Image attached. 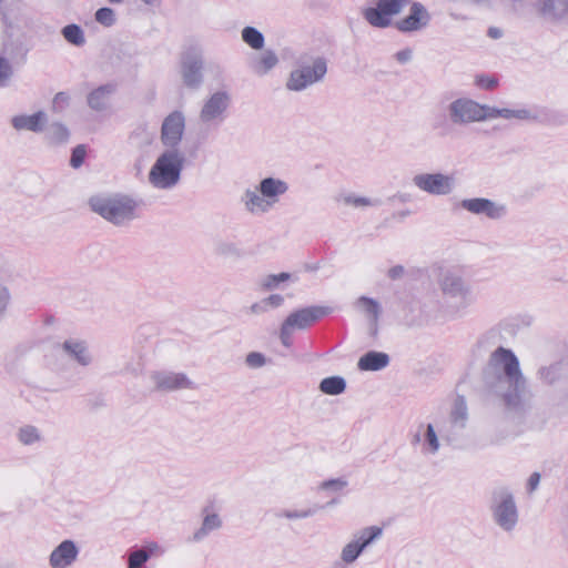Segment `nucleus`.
<instances>
[{"mask_svg": "<svg viewBox=\"0 0 568 568\" xmlns=\"http://www.w3.org/2000/svg\"><path fill=\"white\" fill-rule=\"evenodd\" d=\"M483 379L491 393L501 397L507 410H525L526 379L518 358L510 349L498 347L491 353L483 371Z\"/></svg>", "mask_w": 568, "mask_h": 568, "instance_id": "f257e3e1", "label": "nucleus"}, {"mask_svg": "<svg viewBox=\"0 0 568 568\" xmlns=\"http://www.w3.org/2000/svg\"><path fill=\"white\" fill-rule=\"evenodd\" d=\"M288 191V184L281 179L265 178L256 190H246L242 201L252 214H264L278 203L280 197Z\"/></svg>", "mask_w": 568, "mask_h": 568, "instance_id": "f03ea898", "label": "nucleus"}, {"mask_svg": "<svg viewBox=\"0 0 568 568\" xmlns=\"http://www.w3.org/2000/svg\"><path fill=\"white\" fill-rule=\"evenodd\" d=\"M89 204L93 212L116 225L128 223L136 216L138 204L126 195H97L90 199Z\"/></svg>", "mask_w": 568, "mask_h": 568, "instance_id": "7ed1b4c3", "label": "nucleus"}, {"mask_svg": "<svg viewBox=\"0 0 568 568\" xmlns=\"http://www.w3.org/2000/svg\"><path fill=\"white\" fill-rule=\"evenodd\" d=\"M183 164L184 156L178 149H170L163 152L149 172V182L155 189H172L181 179Z\"/></svg>", "mask_w": 568, "mask_h": 568, "instance_id": "20e7f679", "label": "nucleus"}, {"mask_svg": "<svg viewBox=\"0 0 568 568\" xmlns=\"http://www.w3.org/2000/svg\"><path fill=\"white\" fill-rule=\"evenodd\" d=\"M490 511L495 524L504 531H513L519 514L513 493L507 487H498L491 493Z\"/></svg>", "mask_w": 568, "mask_h": 568, "instance_id": "39448f33", "label": "nucleus"}, {"mask_svg": "<svg viewBox=\"0 0 568 568\" xmlns=\"http://www.w3.org/2000/svg\"><path fill=\"white\" fill-rule=\"evenodd\" d=\"M327 72L326 60L321 57H302L297 69L290 74L286 87L292 91H302L323 80Z\"/></svg>", "mask_w": 568, "mask_h": 568, "instance_id": "423d86ee", "label": "nucleus"}, {"mask_svg": "<svg viewBox=\"0 0 568 568\" xmlns=\"http://www.w3.org/2000/svg\"><path fill=\"white\" fill-rule=\"evenodd\" d=\"M439 287L446 303L457 311L466 308L473 301L470 287L455 272H445L439 280Z\"/></svg>", "mask_w": 568, "mask_h": 568, "instance_id": "0eeeda50", "label": "nucleus"}, {"mask_svg": "<svg viewBox=\"0 0 568 568\" xmlns=\"http://www.w3.org/2000/svg\"><path fill=\"white\" fill-rule=\"evenodd\" d=\"M407 4L409 0H376V6L366 8L363 14L371 26L386 28L392 23V18Z\"/></svg>", "mask_w": 568, "mask_h": 568, "instance_id": "6e6552de", "label": "nucleus"}, {"mask_svg": "<svg viewBox=\"0 0 568 568\" xmlns=\"http://www.w3.org/2000/svg\"><path fill=\"white\" fill-rule=\"evenodd\" d=\"M383 534V529L378 526H369L354 535V539L346 544L341 552V559L345 564H353L359 555L378 539Z\"/></svg>", "mask_w": 568, "mask_h": 568, "instance_id": "1a4fd4ad", "label": "nucleus"}, {"mask_svg": "<svg viewBox=\"0 0 568 568\" xmlns=\"http://www.w3.org/2000/svg\"><path fill=\"white\" fill-rule=\"evenodd\" d=\"M414 185L432 195H448L455 187V179L443 173H419L413 178Z\"/></svg>", "mask_w": 568, "mask_h": 568, "instance_id": "9d476101", "label": "nucleus"}, {"mask_svg": "<svg viewBox=\"0 0 568 568\" xmlns=\"http://www.w3.org/2000/svg\"><path fill=\"white\" fill-rule=\"evenodd\" d=\"M154 390L170 393L180 389H195L196 386L185 373L171 371H154L150 374Z\"/></svg>", "mask_w": 568, "mask_h": 568, "instance_id": "9b49d317", "label": "nucleus"}, {"mask_svg": "<svg viewBox=\"0 0 568 568\" xmlns=\"http://www.w3.org/2000/svg\"><path fill=\"white\" fill-rule=\"evenodd\" d=\"M481 111V104L467 98L457 99L448 105L449 119L455 124L480 122Z\"/></svg>", "mask_w": 568, "mask_h": 568, "instance_id": "f8f14e48", "label": "nucleus"}, {"mask_svg": "<svg viewBox=\"0 0 568 568\" xmlns=\"http://www.w3.org/2000/svg\"><path fill=\"white\" fill-rule=\"evenodd\" d=\"M231 102L230 94L225 91H217L213 93L203 104L200 112V121L209 124L212 122H220L224 119V113Z\"/></svg>", "mask_w": 568, "mask_h": 568, "instance_id": "ddd939ff", "label": "nucleus"}, {"mask_svg": "<svg viewBox=\"0 0 568 568\" xmlns=\"http://www.w3.org/2000/svg\"><path fill=\"white\" fill-rule=\"evenodd\" d=\"M329 312L327 306H308L291 313L283 323L292 329H306Z\"/></svg>", "mask_w": 568, "mask_h": 568, "instance_id": "4468645a", "label": "nucleus"}, {"mask_svg": "<svg viewBox=\"0 0 568 568\" xmlns=\"http://www.w3.org/2000/svg\"><path fill=\"white\" fill-rule=\"evenodd\" d=\"M185 128V119L182 112L174 111L170 113L163 121L161 128V140L163 144L176 149L180 143Z\"/></svg>", "mask_w": 568, "mask_h": 568, "instance_id": "2eb2a0df", "label": "nucleus"}, {"mask_svg": "<svg viewBox=\"0 0 568 568\" xmlns=\"http://www.w3.org/2000/svg\"><path fill=\"white\" fill-rule=\"evenodd\" d=\"M460 205L473 214L485 215L493 220L500 219L506 213L503 204L484 197L466 199L462 201Z\"/></svg>", "mask_w": 568, "mask_h": 568, "instance_id": "dca6fc26", "label": "nucleus"}, {"mask_svg": "<svg viewBox=\"0 0 568 568\" xmlns=\"http://www.w3.org/2000/svg\"><path fill=\"white\" fill-rule=\"evenodd\" d=\"M203 61L196 53L185 54L182 59L181 73L183 83L191 88L196 89L203 81L202 77Z\"/></svg>", "mask_w": 568, "mask_h": 568, "instance_id": "f3484780", "label": "nucleus"}, {"mask_svg": "<svg viewBox=\"0 0 568 568\" xmlns=\"http://www.w3.org/2000/svg\"><path fill=\"white\" fill-rule=\"evenodd\" d=\"M201 515L203 517L200 528H197L192 537L190 538L193 542H200L204 540L211 532L219 530L223 526L221 516L213 510V504L205 505Z\"/></svg>", "mask_w": 568, "mask_h": 568, "instance_id": "a211bd4d", "label": "nucleus"}, {"mask_svg": "<svg viewBox=\"0 0 568 568\" xmlns=\"http://www.w3.org/2000/svg\"><path fill=\"white\" fill-rule=\"evenodd\" d=\"M79 548L73 540L60 542L50 554L49 564L52 568H68L78 558Z\"/></svg>", "mask_w": 568, "mask_h": 568, "instance_id": "6ab92c4d", "label": "nucleus"}, {"mask_svg": "<svg viewBox=\"0 0 568 568\" xmlns=\"http://www.w3.org/2000/svg\"><path fill=\"white\" fill-rule=\"evenodd\" d=\"M430 16L426 8L419 3L414 2L410 7L409 14L396 22V28L403 32L417 31L428 24Z\"/></svg>", "mask_w": 568, "mask_h": 568, "instance_id": "aec40b11", "label": "nucleus"}, {"mask_svg": "<svg viewBox=\"0 0 568 568\" xmlns=\"http://www.w3.org/2000/svg\"><path fill=\"white\" fill-rule=\"evenodd\" d=\"M62 349L81 366H89L93 361L88 344L84 341L75 338L65 339L62 343Z\"/></svg>", "mask_w": 568, "mask_h": 568, "instance_id": "412c9836", "label": "nucleus"}, {"mask_svg": "<svg viewBox=\"0 0 568 568\" xmlns=\"http://www.w3.org/2000/svg\"><path fill=\"white\" fill-rule=\"evenodd\" d=\"M115 92V85L104 84L92 90L87 97V103L93 111L103 112L110 108L111 97Z\"/></svg>", "mask_w": 568, "mask_h": 568, "instance_id": "4be33fe9", "label": "nucleus"}, {"mask_svg": "<svg viewBox=\"0 0 568 568\" xmlns=\"http://www.w3.org/2000/svg\"><path fill=\"white\" fill-rule=\"evenodd\" d=\"M47 122L44 112L39 111L31 115H17L12 118L11 123L16 130H29L32 132H40Z\"/></svg>", "mask_w": 568, "mask_h": 568, "instance_id": "5701e85b", "label": "nucleus"}, {"mask_svg": "<svg viewBox=\"0 0 568 568\" xmlns=\"http://www.w3.org/2000/svg\"><path fill=\"white\" fill-rule=\"evenodd\" d=\"M389 364V356L383 352L369 351L364 354L357 367L361 371H381Z\"/></svg>", "mask_w": 568, "mask_h": 568, "instance_id": "b1692460", "label": "nucleus"}, {"mask_svg": "<svg viewBox=\"0 0 568 568\" xmlns=\"http://www.w3.org/2000/svg\"><path fill=\"white\" fill-rule=\"evenodd\" d=\"M277 62V55L273 51L267 50L252 60L251 68L256 74L264 75L273 69Z\"/></svg>", "mask_w": 568, "mask_h": 568, "instance_id": "393cba45", "label": "nucleus"}, {"mask_svg": "<svg viewBox=\"0 0 568 568\" xmlns=\"http://www.w3.org/2000/svg\"><path fill=\"white\" fill-rule=\"evenodd\" d=\"M346 388V382L341 376H331L321 381L320 390L327 395H339Z\"/></svg>", "mask_w": 568, "mask_h": 568, "instance_id": "a878e982", "label": "nucleus"}, {"mask_svg": "<svg viewBox=\"0 0 568 568\" xmlns=\"http://www.w3.org/2000/svg\"><path fill=\"white\" fill-rule=\"evenodd\" d=\"M568 0H545L541 12L552 19H564Z\"/></svg>", "mask_w": 568, "mask_h": 568, "instance_id": "bb28decb", "label": "nucleus"}, {"mask_svg": "<svg viewBox=\"0 0 568 568\" xmlns=\"http://www.w3.org/2000/svg\"><path fill=\"white\" fill-rule=\"evenodd\" d=\"M61 34L72 45L82 47L85 44V36L82 28L71 23L62 28Z\"/></svg>", "mask_w": 568, "mask_h": 568, "instance_id": "cd10ccee", "label": "nucleus"}, {"mask_svg": "<svg viewBox=\"0 0 568 568\" xmlns=\"http://www.w3.org/2000/svg\"><path fill=\"white\" fill-rule=\"evenodd\" d=\"M324 506L314 505L313 507H308L306 509L301 510H288V509H282L275 514L278 518H286V519H302L307 518L311 516H314L318 510L323 509Z\"/></svg>", "mask_w": 568, "mask_h": 568, "instance_id": "c85d7f7f", "label": "nucleus"}, {"mask_svg": "<svg viewBox=\"0 0 568 568\" xmlns=\"http://www.w3.org/2000/svg\"><path fill=\"white\" fill-rule=\"evenodd\" d=\"M18 439L23 445H32L42 439L40 430L32 425H24L18 430Z\"/></svg>", "mask_w": 568, "mask_h": 568, "instance_id": "c756f323", "label": "nucleus"}, {"mask_svg": "<svg viewBox=\"0 0 568 568\" xmlns=\"http://www.w3.org/2000/svg\"><path fill=\"white\" fill-rule=\"evenodd\" d=\"M242 39L252 49L260 50L264 45V36L253 27H245L242 30Z\"/></svg>", "mask_w": 568, "mask_h": 568, "instance_id": "7c9ffc66", "label": "nucleus"}, {"mask_svg": "<svg viewBox=\"0 0 568 568\" xmlns=\"http://www.w3.org/2000/svg\"><path fill=\"white\" fill-rule=\"evenodd\" d=\"M47 138L51 143H64L69 139V130L61 123H52L47 131Z\"/></svg>", "mask_w": 568, "mask_h": 568, "instance_id": "2f4dec72", "label": "nucleus"}, {"mask_svg": "<svg viewBox=\"0 0 568 568\" xmlns=\"http://www.w3.org/2000/svg\"><path fill=\"white\" fill-rule=\"evenodd\" d=\"M450 418L453 423H460V427H464L465 420L467 418V405L463 396H457V398L455 399Z\"/></svg>", "mask_w": 568, "mask_h": 568, "instance_id": "473e14b6", "label": "nucleus"}, {"mask_svg": "<svg viewBox=\"0 0 568 568\" xmlns=\"http://www.w3.org/2000/svg\"><path fill=\"white\" fill-rule=\"evenodd\" d=\"M356 303L372 316V321L376 324L381 314V306L378 302L371 297L361 296Z\"/></svg>", "mask_w": 568, "mask_h": 568, "instance_id": "72a5a7b5", "label": "nucleus"}, {"mask_svg": "<svg viewBox=\"0 0 568 568\" xmlns=\"http://www.w3.org/2000/svg\"><path fill=\"white\" fill-rule=\"evenodd\" d=\"M500 118L517 119V120H523V121L537 120V115L528 109L511 110V109L504 108V109H501Z\"/></svg>", "mask_w": 568, "mask_h": 568, "instance_id": "f704fd0d", "label": "nucleus"}, {"mask_svg": "<svg viewBox=\"0 0 568 568\" xmlns=\"http://www.w3.org/2000/svg\"><path fill=\"white\" fill-rule=\"evenodd\" d=\"M150 559V552L144 548L136 549L129 554L128 568H143L144 564Z\"/></svg>", "mask_w": 568, "mask_h": 568, "instance_id": "c9c22d12", "label": "nucleus"}, {"mask_svg": "<svg viewBox=\"0 0 568 568\" xmlns=\"http://www.w3.org/2000/svg\"><path fill=\"white\" fill-rule=\"evenodd\" d=\"M424 439L425 444L427 445L426 452L429 454H436L439 449V440L432 424L427 425Z\"/></svg>", "mask_w": 568, "mask_h": 568, "instance_id": "e433bc0d", "label": "nucleus"}, {"mask_svg": "<svg viewBox=\"0 0 568 568\" xmlns=\"http://www.w3.org/2000/svg\"><path fill=\"white\" fill-rule=\"evenodd\" d=\"M540 379L551 385L560 377V368L559 365H551L549 367H541L538 372Z\"/></svg>", "mask_w": 568, "mask_h": 568, "instance_id": "4c0bfd02", "label": "nucleus"}, {"mask_svg": "<svg viewBox=\"0 0 568 568\" xmlns=\"http://www.w3.org/2000/svg\"><path fill=\"white\" fill-rule=\"evenodd\" d=\"M291 278V274L286 272H282L280 274H270L264 277L262 282V286L265 290H274L276 288L281 282H285Z\"/></svg>", "mask_w": 568, "mask_h": 568, "instance_id": "58836bf2", "label": "nucleus"}, {"mask_svg": "<svg viewBox=\"0 0 568 568\" xmlns=\"http://www.w3.org/2000/svg\"><path fill=\"white\" fill-rule=\"evenodd\" d=\"M95 20L105 27H110L115 22L114 11L110 8H100L95 12Z\"/></svg>", "mask_w": 568, "mask_h": 568, "instance_id": "ea45409f", "label": "nucleus"}, {"mask_svg": "<svg viewBox=\"0 0 568 568\" xmlns=\"http://www.w3.org/2000/svg\"><path fill=\"white\" fill-rule=\"evenodd\" d=\"M346 486H347V480H345L343 478H334V479L324 480L320 485V489L339 491V490L344 489Z\"/></svg>", "mask_w": 568, "mask_h": 568, "instance_id": "a19ab883", "label": "nucleus"}, {"mask_svg": "<svg viewBox=\"0 0 568 568\" xmlns=\"http://www.w3.org/2000/svg\"><path fill=\"white\" fill-rule=\"evenodd\" d=\"M85 158V148L84 145H78L73 149L70 164L72 168L78 169L82 165Z\"/></svg>", "mask_w": 568, "mask_h": 568, "instance_id": "79ce46f5", "label": "nucleus"}, {"mask_svg": "<svg viewBox=\"0 0 568 568\" xmlns=\"http://www.w3.org/2000/svg\"><path fill=\"white\" fill-rule=\"evenodd\" d=\"M247 366L253 368H258L265 365L266 359L265 356L262 353L258 352H251L247 354L245 359Z\"/></svg>", "mask_w": 568, "mask_h": 568, "instance_id": "37998d69", "label": "nucleus"}, {"mask_svg": "<svg viewBox=\"0 0 568 568\" xmlns=\"http://www.w3.org/2000/svg\"><path fill=\"white\" fill-rule=\"evenodd\" d=\"M475 83L483 89L491 90L497 87L498 81L495 78L477 75L475 79Z\"/></svg>", "mask_w": 568, "mask_h": 568, "instance_id": "c03bdc74", "label": "nucleus"}, {"mask_svg": "<svg viewBox=\"0 0 568 568\" xmlns=\"http://www.w3.org/2000/svg\"><path fill=\"white\" fill-rule=\"evenodd\" d=\"M11 77V67L9 62L0 58V87L4 85V83L9 80Z\"/></svg>", "mask_w": 568, "mask_h": 568, "instance_id": "a18cd8bd", "label": "nucleus"}, {"mask_svg": "<svg viewBox=\"0 0 568 568\" xmlns=\"http://www.w3.org/2000/svg\"><path fill=\"white\" fill-rule=\"evenodd\" d=\"M10 301V293L6 286L0 285V320L3 317Z\"/></svg>", "mask_w": 568, "mask_h": 568, "instance_id": "49530a36", "label": "nucleus"}, {"mask_svg": "<svg viewBox=\"0 0 568 568\" xmlns=\"http://www.w3.org/2000/svg\"><path fill=\"white\" fill-rule=\"evenodd\" d=\"M481 106H483V111H481L483 118H481V121H485V120H488V119L500 118L501 109L489 106V105H486V104H481Z\"/></svg>", "mask_w": 568, "mask_h": 568, "instance_id": "de8ad7c7", "label": "nucleus"}, {"mask_svg": "<svg viewBox=\"0 0 568 568\" xmlns=\"http://www.w3.org/2000/svg\"><path fill=\"white\" fill-rule=\"evenodd\" d=\"M267 310L268 308H276L281 306L284 302V297L280 294H272L266 298H263Z\"/></svg>", "mask_w": 568, "mask_h": 568, "instance_id": "09e8293b", "label": "nucleus"}, {"mask_svg": "<svg viewBox=\"0 0 568 568\" xmlns=\"http://www.w3.org/2000/svg\"><path fill=\"white\" fill-rule=\"evenodd\" d=\"M294 329H292L291 327L286 326V324H282L281 326V334H280V337H281V342L284 346L286 347H290L291 344H292V333H293Z\"/></svg>", "mask_w": 568, "mask_h": 568, "instance_id": "8fccbe9b", "label": "nucleus"}, {"mask_svg": "<svg viewBox=\"0 0 568 568\" xmlns=\"http://www.w3.org/2000/svg\"><path fill=\"white\" fill-rule=\"evenodd\" d=\"M346 203L354 204L355 206H369L376 203L364 196H348L345 199Z\"/></svg>", "mask_w": 568, "mask_h": 568, "instance_id": "3c124183", "label": "nucleus"}, {"mask_svg": "<svg viewBox=\"0 0 568 568\" xmlns=\"http://www.w3.org/2000/svg\"><path fill=\"white\" fill-rule=\"evenodd\" d=\"M540 475L539 473H532L527 483V489L529 493H532L539 485Z\"/></svg>", "mask_w": 568, "mask_h": 568, "instance_id": "603ef678", "label": "nucleus"}, {"mask_svg": "<svg viewBox=\"0 0 568 568\" xmlns=\"http://www.w3.org/2000/svg\"><path fill=\"white\" fill-rule=\"evenodd\" d=\"M404 267L402 265L393 266L388 270V277L392 280H398L404 275Z\"/></svg>", "mask_w": 568, "mask_h": 568, "instance_id": "864d4df0", "label": "nucleus"}, {"mask_svg": "<svg viewBox=\"0 0 568 568\" xmlns=\"http://www.w3.org/2000/svg\"><path fill=\"white\" fill-rule=\"evenodd\" d=\"M395 57L398 62L406 63L412 59V50L410 49L400 50L395 54Z\"/></svg>", "mask_w": 568, "mask_h": 568, "instance_id": "5fc2aeb1", "label": "nucleus"}, {"mask_svg": "<svg viewBox=\"0 0 568 568\" xmlns=\"http://www.w3.org/2000/svg\"><path fill=\"white\" fill-rule=\"evenodd\" d=\"M250 310H251V313H253V314H261V313L266 312L267 307H266L264 301L262 300L257 303L252 304Z\"/></svg>", "mask_w": 568, "mask_h": 568, "instance_id": "6e6d98bb", "label": "nucleus"}, {"mask_svg": "<svg viewBox=\"0 0 568 568\" xmlns=\"http://www.w3.org/2000/svg\"><path fill=\"white\" fill-rule=\"evenodd\" d=\"M68 102H69V97L64 92L57 93L54 97V100H53L54 105L68 104Z\"/></svg>", "mask_w": 568, "mask_h": 568, "instance_id": "4d7b16f0", "label": "nucleus"}, {"mask_svg": "<svg viewBox=\"0 0 568 568\" xmlns=\"http://www.w3.org/2000/svg\"><path fill=\"white\" fill-rule=\"evenodd\" d=\"M488 34L493 39H498L501 37V30L498 28H489Z\"/></svg>", "mask_w": 568, "mask_h": 568, "instance_id": "13d9d810", "label": "nucleus"}, {"mask_svg": "<svg viewBox=\"0 0 568 568\" xmlns=\"http://www.w3.org/2000/svg\"><path fill=\"white\" fill-rule=\"evenodd\" d=\"M150 556L160 549V546L156 542H151L144 548Z\"/></svg>", "mask_w": 568, "mask_h": 568, "instance_id": "bf43d9fd", "label": "nucleus"}, {"mask_svg": "<svg viewBox=\"0 0 568 568\" xmlns=\"http://www.w3.org/2000/svg\"><path fill=\"white\" fill-rule=\"evenodd\" d=\"M371 331H372L373 336L377 335V331H378L377 323L375 324V322L372 321V329Z\"/></svg>", "mask_w": 568, "mask_h": 568, "instance_id": "052dcab7", "label": "nucleus"}, {"mask_svg": "<svg viewBox=\"0 0 568 568\" xmlns=\"http://www.w3.org/2000/svg\"><path fill=\"white\" fill-rule=\"evenodd\" d=\"M146 6H155L159 3L158 0H141Z\"/></svg>", "mask_w": 568, "mask_h": 568, "instance_id": "680f3d73", "label": "nucleus"}, {"mask_svg": "<svg viewBox=\"0 0 568 568\" xmlns=\"http://www.w3.org/2000/svg\"><path fill=\"white\" fill-rule=\"evenodd\" d=\"M408 214H409V212H408V211H402V212H398V213H397V216H399V217H405V216H407Z\"/></svg>", "mask_w": 568, "mask_h": 568, "instance_id": "e2e57ef3", "label": "nucleus"}, {"mask_svg": "<svg viewBox=\"0 0 568 568\" xmlns=\"http://www.w3.org/2000/svg\"><path fill=\"white\" fill-rule=\"evenodd\" d=\"M420 440V435L419 434H416L415 437H414V443H417Z\"/></svg>", "mask_w": 568, "mask_h": 568, "instance_id": "0e129e2a", "label": "nucleus"}, {"mask_svg": "<svg viewBox=\"0 0 568 568\" xmlns=\"http://www.w3.org/2000/svg\"><path fill=\"white\" fill-rule=\"evenodd\" d=\"M109 1H110V2H112V3H121V2H123L124 0H109Z\"/></svg>", "mask_w": 568, "mask_h": 568, "instance_id": "69168bd1", "label": "nucleus"}, {"mask_svg": "<svg viewBox=\"0 0 568 568\" xmlns=\"http://www.w3.org/2000/svg\"><path fill=\"white\" fill-rule=\"evenodd\" d=\"M336 503H337V500H336V499H333V500H331L329 503H327V506L334 505V504H336Z\"/></svg>", "mask_w": 568, "mask_h": 568, "instance_id": "338daca9", "label": "nucleus"}, {"mask_svg": "<svg viewBox=\"0 0 568 568\" xmlns=\"http://www.w3.org/2000/svg\"><path fill=\"white\" fill-rule=\"evenodd\" d=\"M334 568H343L339 564H337Z\"/></svg>", "mask_w": 568, "mask_h": 568, "instance_id": "774afa93", "label": "nucleus"}]
</instances>
